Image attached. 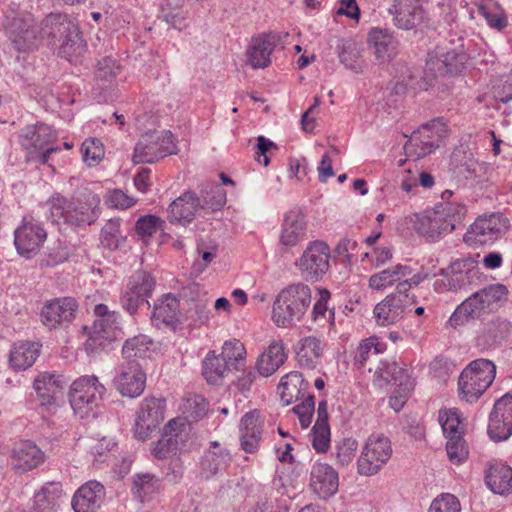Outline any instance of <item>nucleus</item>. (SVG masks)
I'll list each match as a JSON object with an SVG mask.
<instances>
[{
    "instance_id": "1",
    "label": "nucleus",
    "mask_w": 512,
    "mask_h": 512,
    "mask_svg": "<svg viewBox=\"0 0 512 512\" xmlns=\"http://www.w3.org/2000/svg\"><path fill=\"white\" fill-rule=\"evenodd\" d=\"M3 26L18 51L33 50L44 41L53 49H58L59 56L73 62L86 49L77 22L66 14L51 13L40 27H36L30 13L11 9L9 14H5Z\"/></svg>"
},
{
    "instance_id": "2",
    "label": "nucleus",
    "mask_w": 512,
    "mask_h": 512,
    "mask_svg": "<svg viewBox=\"0 0 512 512\" xmlns=\"http://www.w3.org/2000/svg\"><path fill=\"white\" fill-rule=\"evenodd\" d=\"M466 206L458 202H447L425 214H412L399 221L403 229H413L430 242H437L462 225Z\"/></svg>"
},
{
    "instance_id": "3",
    "label": "nucleus",
    "mask_w": 512,
    "mask_h": 512,
    "mask_svg": "<svg viewBox=\"0 0 512 512\" xmlns=\"http://www.w3.org/2000/svg\"><path fill=\"white\" fill-rule=\"evenodd\" d=\"M100 202V196L91 191L83 192L73 199L54 196L48 202V218L57 224L91 225L99 217Z\"/></svg>"
},
{
    "instance_id": "4",
    "label": "nucleus",
    "mask_w": 512,
    "mask_h": 512,
    "mask_svg": "<svg viewBox=\"0 0 512 512\" xmlns=\"http://www.w3.org/2000/svg\"><path fill=\"white\" fill-rule=\"evenodd\" d=\"M312 301L311 288L301 282L290 284L276 295L271 311V320L282 329L297 326L306 315Z\"/></svg>"
},
{
    "instance_id": "5",
    "label": "nucleus",
    "mask_w": 512,
    "mask_h": 512,
    "mask_svg": "<svg viewBox=\"0 0 512 512\" xmlns=\"http://www.w3.org/2000/svg\"><path fill=\"white\" fill-rule=\"evenodd\" d=\"M496 366L488 359L472 361L460 374L459 394L467 402H475L492 384Z\"/></svg>"
},
{
    "instance_id": "6",
    "label": "nucleus",
    "mask_w": 512,
    "mask_h": 512,
    "mask_svg": "<svg viewBox=\"0 0 512 512\" xmlns=\"http://www.w3.org/2000/svg\"><path fill=\"white\" fill-rule=\"evenodd\" d=\"M56 135L52 128L44 123L28 125L19 134V143L26 151L29 161L40 165L49 163L50 155L58 152V147L50 146Z\"/></svg>"
},
{
    "instance_id": "7",
    "label": "nucleus",
    "mask_w": 512,
    "mask_h": 512,
    "mask_svg": "<svg viewBox=\"0 0 512 512\" xmlns=\"http://www.w3.org/2000/svg\"><path fill=\"white\" fill-rule=\"evenodd\" d=\"M105 391V386L99 382L96 376H82L70 386L69 402L71 408L80 418L94 415Z\"/></svg>"
},
{
    "instance_id": "8",
    "label": "nucleus",
    "mask_w": 512,
    "mask_h": 512,
    "mask_svg": "<svg viewBox=\"0 0 512 512\" xmlns=\"http://www.w3.org/2000/svg\"><path fill=\"white\" fill-rule=\"evenodd\" d=\"M448 135L446 123L437 118L414 131L404 145L408 158L418 160L433 152Z\"/></svg>"
},
{
    "instance_id": "9",
    "label": "nucleus",
    "mask_w": 512,
    "mask_h": 512,
    "mask_svg": "<svg viewBox=\"0 0 512 512\" xmlns=\"http://www.w3.org/2000/svg\"><path fill=\"white\" fill-rule=\"evenodd\" d=\"M191 425L182 419H172L164 427L161 438L153 445L158 459H168L187 451L191 441Z\"/></svg>"
},
{
    "instance_id": "10",
    "label": "nucleus",
    "mask_w": 512,
    "mask_h": 512,
    "mask_svg": "<svg viewBox=\"0 0 512 512\" xmlns=\"http://www.w3.org/2000/svg\"><path fill=\"white\" fill-rule=\"evenodd\" d=\"M176 152L177 147L170 131H150L141 135L136 143L133 159L136 163H154Z\"/></svg>"
},
{
    "instance_id": "11",
    "label": "nucleus",
    "mask_w": 512,
    "mask_h": 512,
    "mask_svg": "<svg viewBox=\"0 0 512 512\" xmlns=\"http://www.w3.org/2000/svg\"><path fill=\"white\" fill-rule=\"evenodd\" d=\"M329 259V246L325 242L317 240L308 244L296 261V267L307 281H318L328 272Z\"/></svg>"
},
{
    "instance_id": "12",
    "label": "nucleus",
    "mask_w": 512,
    "mask_h": 512,
    "mask_svg": "<svg viewBox=\"0 0 512 512\" xmlns=\"http://www.w3.org/2000/svg\"><path fill=\"white\" fill-rule=\"evenodd\" d=\"M392 455L390 440L383 435H372L358 459V473L365 476L377 474Z\"/></svg>"
},
{
    "instance_id": "13",
    "label": "nucleus",
    "mask_w": 512,
    "mask_h": 512,
    "mask_svg": "<svg viewBox=\"0 0 512 512\" xmlns=\"http://www.w3.org/2000/svg\"><path fill=\"white\" fill-rule=\"evenodd\" d=\"M507 228V219L500 213L480 216L469 227L463 241L473 247L495 241Z\"/></svg>"
},
{
    "instance_id": "14",
    "label": "nucleus",
    "mask_w": 512,
    "mask_h": 512,
    "mask_svg": "<svg viewBox=\"0 0 512 512\" xmlns=\"http://www.w3.org/2000/svg\"><path fill=\"white\" fill-rule=\"evenodd\" d=\"M165 401L150 397L145 398L136 413L134 436L140 441L150 438L151 434L164 420Z\"/></svg>"
},
{
    "instance_id": "15",
    "label": "nucleus",
    "mask_w": 512,
    "mask_h": 512,
    "mask_svg": "<svg viewBox=\"0 0 512 512\" xmlns=\"http://www.w3.org/2000/svg\"><path fill=\"white\" fill-rule=\"evenodd\" d=\"M78 303L72 297L47 301L40 312L42 324L49 330L67 328L75 319Z\"/></svg>"
},
{
    "instance_id": "16",
    "label": "nucleus",
    "mask_w": 512,
    "mask_h": 512,
    "mask_svg": "<svg viewBox=\"0 0 512 512\" xmlns=\"http://www.w3.org/2000/svg\"><path fill=\"white\" fill-rule=\"evenodd\" d=\"M288 37V33L270 32L252 38L247 48V63L253 69H263L270 65L274 49Z\"/></svg>"
},
{
    "instance_id": "17",
    "label": "nucleus",
    "mask_w": 512,
    "mask_h": 512,
    "mask_svg": "<svg viewBox=\"0 0 512 512\" xmlns=\"http://www.w3.org/2000/svg\"><path fill=\"white\" fill-rule=\"evenodd\" d=\"M14 236L18 253L28 258L43 245L47 233L40 221L33 217H24L22 225L15 230Z\"/></svg>"
},
{
    "instance_id": "18",
    "label": "nucleus",
    "mask_w": 512,
    "mask_h": 512,
    "mask_svg": "<svg viewBox=\"0 0 512 512\" xmlns=\"http://www.w3.org/2000/svg\"><path fill=\"white\" fill-rule=\"evenodd\" d=\"M488 434L496 442L504 441L512 435V392L495 402L489 417Z\"/></svg>"
},
{
    "instance_id": "19",
    "label": "nucleus",
    "mask_w": 512,
    "mask_h": 512,
    "mask_svg": "<svg viewBox=\"0 0 512 512\" xmlns=\"http://www.w3.org/2000/svg\"><path fill=\"white\" fill-rule=\"evenodd\" d=\"M114 384L123 396L136 398L145 389L146 374L137 361H127L117 368Z\"/></svg>"
},
{
    "instance_id": "20",
    "label": "nucleus",
    "mask_w": 512,
    "mask_h": 512,
    "mask_svg": "<svg viewBox=\"0 0 512 512\" xmlns=\"http://www.w3.org/2000/svg\"><path fill=\"white\" fill-rule=\"evenodd\" d=\"M426 0H393L389 13L393 23L403 30H412L419 26L426 17L424 3Z\"/></svg>"
},
{
    "instance_id": "21",
    "label": "nucleus",
    "mask_w": 512,
    "mask_h": 512,
    "mask_svg": "<svg viewBox=\"0 0 512 512\" xmlns=\"http://www.w3.org/2000/svg\"><path fill=\"white\" fill-rule=\"evenodd\" d=\"M263 434V421L257 410L247 412L239 424L240 447L245 453L254 454L259 450Z\"/></svg>"
},
{
    "instance_id": "22",
    "label": "nucleus",
    "mask_w": 512,
    "mask_h": 512,
    "mask_svg": "<svg viewBox=\"0 0 512 512\" xmlns=\"http://www.w3.org/2000/svg\"><path fill=\"white\" fill-rule=\"evenodd\" d=\"M105 497L104 486L98 481H88L74 493L71 505L74 512H96Z\"/></svg>"
},
{
    "instance_id": "23",
    "label": "nucleus",
    "mask_w": 512,
    "mask_h": 512,
    "mask_svg": "<svg viewBox=\"0 0 512 512\" xmlns=\"http://www.w3.org/2000/svg\"><path fill=\"white\" fill-rule=\"evenodd\" d=\"M231 462L229 450L218 441H213L200 459V474L209 479L226 470Z\"/></svg>"
},
{
    "instance_id": "24",
    "label": "nucleus",
    "mask_w": 512,
    "mask_h": 512,
    "mask_svg": "<svg viewBox=\"0 0 512 512\" xmlns=\"http://www.w3.org/2000/svg\"><path fill=\"white\" fill-rule=\"evenodd\" d=\"M33 387L39 397L40 406L48 413H56L59 405L56 402L55 394L62 388L60 376L42 372L35 378Z\"/></svg>"
},
{
    "instance_id": "25",
    "label": "nucleus",
    "mask_w": 512,
    "mask_h": 512,
    "mask_svg": "<svg viewBox=\"0 0 512 512\" xmlns=\"http://www.w3.org/2000/svg\"><path fill=\"white\" fill-rule=\"evenodd\" d=\"M310 486L320 498H328L338 490V474L326 463H315L310 472Z\"/></svg>"
},
{
    "instance_id": "26",
    "label": "nucleus",
    "mask_w": 512,
    "mask_h": 512,
    "mask_svg": "<svg viewBox=\"0 0 512 512\" xmlns=\"http://www.w3.org/2000/svg\"><path fill=\"white\" fill-rule=\"evenodd\" d=\"M488 312L489 311L477 291L456 307L447 321V326L457 329L467 324L470 320L478 319Z\"/></svg>"
},
{
    "instance_id": "27",
    "label": "nucleus",
    "mask_w": 512,
    "mask_h": 512,
    "mask_svg": "<svg viewBox=\"0 0 512 512\" xmlns=\"http://www.w3.org/2000/svg\"><path fill=\"white\" fill-rule=\"evenodd\" d=\"M199 198L193 192H185L175 199L168 208L169 220L172 223L186 225L201 211Z\"/></svg>"
},
{
    "instance_id": "28",
    "label": "nucleus",
    "mask_w": 512,
    "mask_h": 512,
    "mask_svg": "<svg viewBox=\"0 0 512 512\" xmlns=\"http://www.w3.org/2000/svg\"><path fill=\"white\" fill-rule=\"evenodd\" d=\"M411 310L399 298L388 295L374 307L373 315L378 325L389 326L400 321Z\"/></svg>"
},
{
    "instance_id": "29",
    "label": "nucleus",
    "mask_w": 512,
    "mask_h": 512,
    "mask_svg": "<svg viewBox=\"0 0 512 512\" xmlns=\"http://www.w3.org/2000/svg\"><path fill=\"white\" fill-rule=\"evenodd\" d=\"M45 455L41 449L30 441L15 446L12 453V465L19 472L30 471L44 462Z\"/></svg>"
},
{
    "instance_id": "30",
    "label": "nucleus",
    "mask_w": 512,
    "mask_h": 512,
    "mask_svg": "<svg viewBox=\"0 0 512 512\" xmlns=\"http://www.w3.org/2000/svg\"><path fill=\"white\" fill-rule=\"evenodd\" d=\"M466 61V56L463 53H457L455 50L448 51L434 60H430L426 65V76L432 74L435 78L445 75H456L461 72V69Z\"/></svg>"
},
{
    "instance_id": "31",
    "label": "nucleus",
    "mask_w": 512,
    "mask_h": 512,
    "mask_svg": "<svg viewBox=\"0 0 512 512\" xmlns=\"http://www.w3.org/2000/svg\"><path fill=\"white\" fill-rule=\"evenodd\" d=\"M41 345L34 341H18L10 350L9 364L14 370H26L39 356Z\"/></svg>"
},
{
    "instance_id": "32",
    "label": "nucleus",
    "mask_w": 512,
    "mask_h": 512,
    "mask_svg": "<svg viewBox=\"0 0 512 512\" xmlns=\"http://www.w3.org/2000/svg\"><path fill=\"white\" fill-rule=\"evenodd\" d=\"M305 232V217L299 212L291 211L284 218L280 234V243L286 247H294L304 240Z\"/></svg>"
},
{
    "instance_id": "33",
    "label": "nucleus",
    "mask_w": 512,
    "mask_h": 512,
    "mask_svg": "<svg viewBox=\"0 0 512 512\" xmlns=\"http://www.w3.org/2000/svg\"><path fill=\"white\" fill-rule=\"evenodd\" d=\"M63 496L60 482H47L34 494L35 512H57Z\"/></svg>"
},
{
    "instance_id": "34",
    "label": "nucleus",
    "mask_w": 512,
    "mask_h": 512,
    "mask_svg": "<svg viewBox=\"0 0 512 512\" xmlns=\"http://www.w3.org/2000/svg\"><path fill=\"white\" fill-rule=\"evenodd\" d=\"M286 359L287 354L284 344L281 342H273L259 356L256 362L257 371L263 377H269L283 365Z\"/></svg>"
},
{
    "instance_id": "35",
    "label": "nucleus",
    "mask_w": 512,
    "mask_h": 512,
    "mask_svg": "<svg viewBox=\"0 0 512 512\" xmlns=\"http://www.w3.org/2000/svg\"><path fill=\"white\" fill-rule=\"evenodd\" d=\"M368 372L373 373V384L379 388L391 382L397 385V383L405 382L404 379L406 377H411L406 369L400 367L392 360L380 361L374 371L372 368H369Z\"/></svg>"
},
{
    "instance_id": "36",
    "label": "nucleus",
    "mask_w": 512,
    "mask_h": 512,
    "mask_svg": "<svg viewBox=\"0 0 512 512\" xmlns=\"http://www.w3.org/2000/svg\"><path fill=\"white\" fill-rule=\"evenodd\" d=\"M327 402L322 400L318 404L317 420L311 431V443L318 453H324L330 446V428L328 424Z\"/></svg>"
},
{
    "instance_id": "37",
    "label": "nucleus",
    "mask_w": 512,
    "mask_h": 512,
    "mask_svg": "<svg viewBox=\"0 0 512 512\" xmlns=\"http://www.w3.org/2000/svg\"><path fill=\"white\" fill-rule=\"evenodd\" d=\"M94 315L93 333L105 339L114 338L119 325V314L111 311L105 304H98L94 308Z\"/></svg>"
},
{
    "instance_id": "38",
    "label": "nucleus",
    "mask_w": 512,
    "mask_h": 512,
    "mask_svg": "<svg viewBox=\"0 0 512 512\" xmlns=\"http://www.w3.org/2000/svg\"><path fill=\"white\" fill-rule=\"evenodd\" d=\"M324 344L315 336L302 338L296 350L297 361L300 366L313 369L315 368L323 355Z\"/></svg>"
},
{
    "instance_id": "39",
    "label": "nucleus",
    "mask_w": 512,
    "mask_h": 512,
    "mask_svg": "<svg viewBox=\"0 0 512 512\" xmlns=\"http://www.w3.org/2000/svg\"><path fill=\"white\" fill-rule=\"evenodd\" d=\"M510 333V324L506 320L495 318L487 322L476 338L477 346L490 348L505 340Z\"/></svg>"
},
{
    "instance_id": "40",
    "label": "nucleus",
    "mask_w": 512,
    "mask_h": 512,
    "mask_svg": "<svg viewBox=\"0 0 512 512\" xmlns=\"http://www.w3.org/2000/svg\"><path fill=\"white\" fill-rule=\"evenodd\" d=\"M307 388L302 374L298 371H291L285 374L277 387L278 394L284 405H290L299 399Z\"/></svg>"
},
{
    "instance_id": "41",
    "label": "nucleus",
    "mask_w": 512,
    "mask_h": 512,
    "mask_svg": "<svg viewBox=\"0 0 512 512\" xmlns=\"http://www.w3.org/2000/svg\"><path fill=\"white\" fill-rule=\"evenodd\" d=\"M368 41L373 44L376 57L381 61H390L398 53V40L386 31L381 29L371 30Z\"/></svg>"
},
{
    "instance_id": "42",
    "label": "nucleus",
    "mask_w": 512,
    "mask_h": 512,
    "mask_svg": "<svg viewBox=\"0 0 512 512\" xmlns=\"http://www.w3.org/2000/svg\"><path fill=\"white\" fill-rule=\"evenodd\" d=\"M448 276V287L450 290H463L472 285L475 279L478 278L479 271L466 261H456L451 267Z\"/></svg>"
},
{
    "instance_id": "43",
    "label": "nucleus",
    "mask_w": 512,
    "mask_h": 512,
    "mask_svg": "<svg viewBox=\"0 0 512 512\" xmlns=\"http://www.w3.org/2000/svg\"><path fill=\"white\" fill-rule=\"evenodd\" d=\"M486 484L496 494H505L512 490V468L498 463L492 465L485 477Z\"/></svg>"
},
{
    "instance_id": "44",
    "label": "nucleus",
    "mask_w": 512,
    "mask_h": 512,
    "mask_svg": "<svg viewBox=\"0 0 512 512\" xmlns=\"http://www.w3.org/2000/svg\"><path fill=\"white\" fill-rule=\"evenodd\" d=\"M154 352V343L146 335L140 334L127 339L122 347L123 357L127 361L150 358Z\"/></svg>"
},
{
    "instance_id": "45",
    "label": "nucleus",
    "mask_w": 512,
    "mask_h": 512,
    "mask_svg": "<svg viewBox=\"0 0 512 512\" xmlns=\"http://www.w3.org/2000/svg\"><path fill=\"white\" fill-rule=\"evenodd\" d=\"M207 410L208 404L206 400L197 394L187 395L180 405V411L183 415L182 420L189 425V422L198 421L203 418L207 413ZM178 419H181V417Z\"/></svg>"
},
{
    "instance_id": "46",
    "label": "nucleus",
    "mask_w": 512,
    "mask_h": 512,
    "mask_svg": "<svg viewBox=\"0 0 512 512\" xmlns=\"http://www.w3.org/2000/svg\"><path fill=\"white\" fill-rule=\"evenodd\" d=\"M411 274V269L405 265H396L393 268L385 269L377 274H374L369 279V286L373 289H383L394 282L402 280Z\"/></svg>"
},
{
    "instance_id": "47",
    "label": "nucleus",
    "mask_w": 512,
    "mask_h": 512,
    "mask_svg": "<svg viewBox=\"0 0 512 512\" xmlns=\"http://www.w3.org/2000/svg\"><path fill=\"white\" fill-rule=\"evenodd\" d=\"M203 376L210 384L221 381L231 368L215 352H209L203 360Z\"/></svg>"
},
{
    "instance_id": "48",
    "label": "nucleus",
    "mask_w": 512,
    "mask_h": 512,
    "mask_svg": "<svg viewBox=\"0 0 512 512\" xmlns=\"http://www.w3.org/2000/svg\"><path fill=\"white\" fill-rule=\"evenodd\" d=\"M158 489L159 481L154 475L146 473L134 477L132 493L139 501H148Z\"/></svg>"
},
{
    "instance_id": "49",
    "label": "nucleus",
    "mask_w": 512,
    "mask_h": 512,
    "mask_svg": "<svg viewBox=\"0 0 512 512\" xmlns=\"http://www.w3.org/2000/svg\"><path fill=\"white\" fill-rule=\"evenodd\" d=\"M246 350L243 343L237 339H231L224 342L222 352L219 355L221 359L231 368L236 369L237 364L244 361Z\"/></svg>"
},
{
    "instance_id": "50",
    "label": "nucleus",
    "mask_w": 512,
    "mask_h": 512,
    "mask_svg": "<svg viewBox=\"0 0 512 512\" xmlns=\"http://www.w3.org/2000/svg\"><path fill=\"white\" fill-rule=\"evenodd\" d=\"M177 309L178 302L176 298L167 294L154 304L152 317L163 323H170L175 318Z\"/></svg>"
},
{
    "instance_id": "51",
    "label": "nucleus",
    "mask_w": 512,
    "mask_h": 512,
    "mask_svg": "<svg viewBox=\"0 0 512 512\" xmlns=\"http://www.w3.org/2000/svg\"><path fill=\"white\" fill-rule=\"evenodd\" d=\"M489 312L506 301L508 290L503 284H492L478 291Z\"/></svg>"
},
{
    "instance_id": "52",
    "label": "nucleus",
    "mask_w": 512,
    "mask_h": 512,
    "mask_svg": "<svg viewBox=\"0 0 512 512\" xmlns=\"http://www.w3.org/2000/svg\"><path fill=\"white\" fill-rule=\"evenodd\" d=\"M155 284V279L149 273L137 271L130 277L127 287L147 300L151 296Z\"/></svg>"
},
{
    "instance_id": "53",
    "label": "nucleus",
    "mask_w": 512,
    "mask_h": 512,
    "mask_svg": "<svg viewBox=\"0 0 512 512\" xmlns=\"http://www.w3.org/2000/svg\"><path fill=\"white\" fill-rule=\"evenodd\" d=\"M439 422L446 438L463 434L462 421L457 409L441 410Z\"/></svg>"
},
{
    "instance_id": "54",
    "label": "nucleus",
    "mask_w": 512,
    "mask_h": 512,
    "mask_svg": "<svg viewBox=\"0 0 512 512\" xmlns=\"http://www.w3.org/2000/svg\"><path fill=\"white\" fill-rule=\"evenodd\" d=\"M447 439L446 451L453 464H460L468 457V448L463 435L450 436Z\"/></svg>"
},
{
    "instance_id": "55",
    "label": "nucleus",
    "mask_w": 512,
    "mask_h": 512,
    "mask_svg": "<svg viewBox=\"0 0 512 512\" xmlns=\"http://www.w3.org/2000/svg\"><path fill=\"white\" fill-rule=\"evenodd\" d=\"M122 239L120 220L110 219L102 228L101 243L109 249H116L119 247Z\"/></svg>"
},
{
    "instance_id": "56",
    "label": "nucleus",
    "mask_w": 512,
    "mask_h": 512,
    "mask_svg": "<svg viewBox=\"0 0 512 512\" xmlns=\"http://www.w3.org/2000/svg\"><path fill=\"white\" fill-rule=\"evenodd\" d=\"M121 65L111 56L104 57L98 62L96 78L104 83H112L121 72Z\"/></svg>"
},
{
    "instance_id": "57",
    "label": "nucleus",
    "mask_w": 512,
    "mask_h": 512,
    "mask_svg": "<svg viewBox=\"0 0 512 512\" xmlns=\"http://www.w3.org/2000/svg\"><path fill=\"white\" fill-rule=\"evenodd\" d=\"M405 382L397 383V388L393 391L389 399L390 407L399 412L406 403L410 393L414 389V380L411 377H406Z\"/></svg>"
},
{
    "instance_id": "58",
    "label": "nucleus",
    "mask_w": 512,
    "mask_h": 512,
    "mask_svg": "<svg viewBox=\"0 0 512 512\" xmlns=\"http://www.w3.org/2000/svg\"><path fill=\"white\" fill-rule=\"evenodd\" d=\"M84 162L93 166L98 164L104 157V149L102 143L94 138L86 139L81 147Z\"/></svg>"
},
{
    "instance_id": "59",
    "label": "nucleus",
    "mask_w": 512,
    "mask_h": 512,
    "mask_svg": "<svg viewBox=\"0 0 512 512\" xmlns=\"http://www.w3.org/2000/svg\"><path fill=\"white\" fill-rule=\"evenodd\" d=\"M315 409L314 396H307L300 404L293 407V412L297 415L300 425L303 429L310 426Z\"/></svg>"
},
{
    "instance_id": "60",
    "label": "nucleus",
    "mask_w": 512,
    "mask_h": 512,
    "mask_svg": "<svg viewBox=\"0 0 512 512\" xmlns=\"http://www.w3.org/2000/svg\"><path fill=\"white\" fill-rule=\"evenodd\" d=\"M226 203V194L222 187L215 186L204 196L201 208L203 211L213 212L221 209Z\"/></svg>"
},
{
    "instance_id": "61",
    "label": "nucleus",
    "mask_w": 512,
    "mask_h": 512,
    "mask_svg": "<svg viewBox=\"0 0 512 512\" xmlns=\"http://www.w3.org/2000/svg\"><path fill=\"white\" fill-rule=\"evenodd\" d=\"M461 506L460 502L452 494L446 493L442 494L436 499L433 500V502L430 505L428 512H460Z\"/></svg>"
},
{
    "instance_id": "62",
    "label": "nucleus",
    "mask_w": 512,
    "mask_h": 512,
    "mask_svg": "<svg viewBox=\"0 0 512 512\" xmlns=\"http://www.w3.org/2000/svg\"><path fill=\"white\" fill-rule=\"evenodd\" d=\"M163 221L155 215L140 217L136 222V232L142 236H152L162 229Z\"/></svg>"
},
{
    "instance_id": "63",
    "label": "nucleus",
    "mask_w": 512,
    "mask_h": 512,
    "mask_svg": "<svg viewBox=\"0 0 512 512\" xmlns=\"http://www.w3.org/2000/svg\"><path fill=\"white\" fill-rule=\"evenodd\" d=\"M116 443L110 438H102L91 447V454L95 463H103L110 457Z\"/></svg>"
},
{
    "instance_id": "64",
    "label": "nucleus",
    "mask_w": 512,
    "mask_h": 512,
    "mask_svg": "<svg viewBox=\"0 0 512 512\" xmlns=\"http://www.w3.org/2000/svg\"><path fill=\"white\" fill-rule=\"evenodd\" d=\"M477 10L480 15L485 17L491 27L501 30L507 26V18L503 11L494 13L486 4L478 5Z\"/></svg>"
}]
</instances>
